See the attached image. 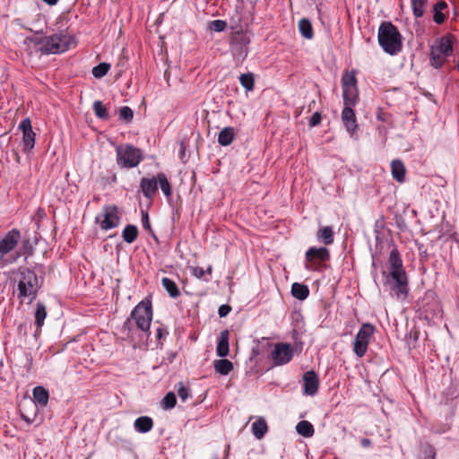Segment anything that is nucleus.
I'll use <instances>...</instances> for the list:
<instances>
[{"label": "nucleus", "instance_id": "43", "mask_svg": "<svg viewBox=\"0 0 459 459\" xmlns=\"http://www.w3.org/2000/svg\"><path fill=\"white\" fill-rule=\"evenodd\" d=\"M227 27V22L223 20H214L209 22L208 28L215 32H221Z\"/></svg>", "mask_w": 459, "mask_h": 459}, {"label": "nucleus", "instance_id": "10", "mask_svg": "<svg viewBox=\"0 0 459 459\" xmlns=\"http://www.w3.org/2000/svg\"><path fill=\"white\" fill-rule=\"evenodd\" d=\"M420 316L426 320H434L441 317L442 309L439 300L432 291L424 294L419 302Z\"/></svg>", "mask_w": 459, "mask_h": 459}, {"label": "nucleus", "instance_id": "12", "mask_svg": "<svg viewBox=\"0 0 459 459\" xmlns=\"http://www.w3.org/2000/svg\"><path fill=\"white\" fill-rule=\"evenodd\" d=\"M294 356V349L287 342H277L273 345L270 354L273 367H279L288 364Z\"/></svg>", "mask_w": 459, "mask_h": 459}, {"label": "nucleus", "instance_id": "7", "mask_svg": "<svg viewBox=\"0 0 459 459\" xmlns=\"http://www.w3.org/2000/svg\"><path fill=\"white\" fill-rule=\"evenodd\" d=\"M72 46H75L74 36L63 32L56 33L46 37V43L45 47L42 48V54H61L67 51Z\"/></svg>", "mask_w": 459, "mask_h": 459}, {"label": "nucleus", "instance_id": "25", "mask_svg": "<svg viewBox=\"0 0 459 459\" xmlns=\"http://www.w3.org/2000/svg\"><path fill=\"white\" fill-rule=\"evenodd\" d=\"M405 167L400 160H394L391 162V172L393 178L399 183L405 179Z\"/></svg>", "mask_w": 459, "mask_h": 459}, {"label": "nucleus", "instance_id": "37", "mask_svg": "<svg viewBox=\"0 0 459 459\" xmlns=\"http://www.w3.org/2000/svg\"><path fill=\"white\" fill-rule=\"evenodd\" d=\"M413 15L416 18L423 16L427 8L428 0H411Z\"/></svg>", "mask_w": 459, "mask_h": 459}, {"label": "nucleus", "instance_id": "26", "mask_svg": "<svg viewBox=\"0 0 459 459\" xmlns=\"http://www.w3.org/2000/svg\"><path fill=\"white\" fill-rule=\"evenodd\" d=\"M213 368L216 373L227 376L233 370V364L227 359H221L213 361Z\"/></svg>", "mask_w": 459, "mask_h": 459}, {"label": "nucleus", "instance_id": "45", "mask_svg": "<svg viewBox=\"0 0 459 459\" xmlns=\"http://www.w3.org/2000/svg\"><path fill=\"white\" fill-rule=\"evenodd\" d=\"M178 394L182 402H186L189 397V389L180 383L178 388Z\"/></svg>", "mask_w": 459, "mask_h": 459}, {"label": "nucleus", "instance_id": "3", "mask_svg": "<svg viewBox=\"0 0 459 459\" xmlns=\"http://www.w3.org/2000/svg\"><path fill=\"white\" fill-rule=\"evenodd\" d=\"M41 282L37 273L26 267L17 270L14 276L13 295L20 304H31L38 297Z\"/></svg>", "mask_w": 459, "mask_h": 459}, {"label": "nucleus", "instance_id": "57", "mask_svg": "<svg viewBox=\"0 0 459 459\" xmlns=\"http://www.w3.org/2000/svg\"><path fill=\"white\" fill-rule=\"evenodd\" d=\"M456 66H457V69L459 71V60H458V63H457Z\"/></svg>", "mask_w": 459, "mask_h": 459}, {"label": "nucleus", "instance_id": "4", "mask_svg": "<svg viewBox=\"0 0 459 459\" xmlns=\"http://www.w3.org/2000/svg\"><path fill=\"white\" fill-rule=\"evenodd\" d=\"M379 46L388 55L394 56L402 51L403 37L398 29L391 22H383L378 28Z\"/></svg>", "mask_w": 459, "mask_h": 459}, {"label": "nucleus", "instance_id": "23", "mask_svg": "<svg viewBox=\"0 0 459 459\" xmlns=\"http://www.w3.org/2000/svg\"><path fill=\"white\" fill-rule=\"evenodd\" d=\"M316 238L319 242L328 246L332 245L334 241V233L333 227L331 226H324L320 227L317 233Z\"/></svg>", "mask_w": 459, "mask_h": 459}, {"label": "nucleus", "instance_id": "56", "mask_svg": "<svg viewBox=\"0 0 459 459\" xmlns=\"http://www.w3.org/2000/svg\"><path fill=\"white\" fill-rule=\"evenodd\" d=\"M22 418H23L27 422H30V419H29V418L24 417V416H22Z\"/></svg>", "mask_w": 459, "mask_h": 459}, {"label": "nucleus", "instance_id": "30", "mask_svg": "<svg viewBox=\"0 0 459 459\" xmlns=\"http://www.w3.org/2000/svg\"><path fill=\"white\" fill-rule=\"evenodd\" d=\"M291 294L299 300L306 299L309 295V289L307 285L294 282L291 285Z\"/></svg>", "mask_w": 459, "mask_h": 459}, {"label": "nucleus", "instance_id": "28", "mask_svg": "<svg viewBox=\"0 0 459 459\" xmlns=\"http://www.w3.org/2000/svg\"><path fill=\"white\" fill-rule=\"evenodd\" d=\"M235 136V131L234 128L231 126L224 127L218 135V143L221 146H228L230 145Z\"/></svg>", "mask_w": 459, "mask_h": 459}, {"label": "nucleus", "instance_id": "20", "mask_svg": "<svg viewBox=\"0 0 459 459\" xmlns=\"http://www.w3.org/2000/svg\"><path fill=\"white\" fill-rule=\"evenodd\" d=\"M143 195L147 199H152L158 189V177L143 178L140 181Z\"/></svg>", "mask_w": 459, "mask_h": 459}, {"label": "nucleus", "instance_id": "21", "mask_svg": "<svg viewBox=\"0 0 459 459\" xmlns=\"http://www.w3.org/2000/svg\"><path fill=\"white\" fill-rule=\"evenodd\" d=\"M229 340H230V333L228 330H224L221 332L218 337L216 353L221 358H225L229 355Z\"/></svg>", "mask_w": 459, "mask_h": 459}, {"label": "nucleus", "instance_id": "24", "mask_svg": "<svg viewBox=\"0 0 459 459\" xmlns=\"http://www.w3.org/2000/svg\"><path fill=\"white\" fill-rule=\"evenodd\" d=\"M134 427L139 433H147L153 427V420L148 416H141L134 420Z\"/></svg>", "mask_w": 459, "mask_h": 459}, {"label": "nucleus", "instance_id": "50", "mask_svg": "<svg viewBox=\"0 0 459 459\" xmlns=\"http://www.w3.org/2000/svg\"><path fill=\"white\" fill-rule=\"evenodd\" d=\"M425 455L429 459H435L436 451L435 448L431 445H427L424 450Z\"/></svg>", "mask_w": 459, "mask_h": 459}, {"label": "nucleus", "instance_id": "2", "mask_svg": "<svg viewBox=\"0 0 459 459\" xmlns=\"http://www.w3.org/2000/svg\"><path fill=\"white\" fill-rule=\"evenodd\" d=\"M152 320V305L151 299L145 298L139 302L130 313V316L125 321L122 332L127 338L133 339L142 333L148 339L151 335V324Z\"/></svg>", "mask_w": 459, "mask_h": 459}, {"label": "nucleus", "instance_id": "11", "mask_svg": "<svg viewBox=\"0 0 459 459\" xmlns=\"http://www.w3.org/2000/svg\"><path fill=\"white\" fill-rule=\"evenodd\" d=\"M374 332L375 327L369 323L363 324L359 329L353 342V351L359 358L366 354Z\"/></svg>", "mask_w": 459, "mask_h": 459}, {"label": "nucleus", "instance_id": "49", "mask_svg": "<svg viewBox=\"0 0 459 459\" xmlns=\"http://www.w3.org/2000/svg\"><path fill=\"white\" fill-rule=\"evenodd\" d=\"M231 311V307L229 305H221L218 309V314L221 317H225Z\"/></svg>", "mask_w": 459, "mask_h": 459}, {"label": "nucleus", "instance_id": "5", "mask_svg": "<svg viewBox=\"0 0 459 459\" xmlns=\"http://www.w3.org/2000/svg\"><path fill=\"white\" fill-rule=\"evenodd\" d=\"M454 37L446 35L437 39L429 48V65L435 69L442 68L454 52Z\"/></svg>", "mask_w": 459, "mask_h": 459}, {"label": "nucleus", "instance_id": "34", "mask_svg": "<svg viewBox=\"0 0 459 459\" xmlns=\"http://www.w3.org/2000/svg\"><path fill=\"white\" fill-rule=\"evenodd\" d=\"M34 316L37 328L40 329L44 325V321L47 316L46 306L42 302H38L36 304Z\"/></svg>", "mask_w": 459, "mask_h": 459}, {"label": "nucleus", "instance_id": "9", "mask_svg": "<svg viewBox=\"0 0 459 459\" xmlns=\"http://www.w3.org/2000/svg\"><path fill=\"white\" fill-rule=\"evenodd\" d=\"M20 240L21 232L16 229L7 231L0 238V267L14 263L11 262L12 255L7 256V255L15 249Z\"/></svg>", "mask_w": 459, "mask_h": 459}, {"label": "nucleus", "instance_id": "44", "mask_svg": "<svg viewBox=\"0 0 459 459\" xmlns=\"http://www.w3.org/2000/svg\"><path fill=\"white\" fill-rule=\"evenodd\" d=\"M134 112L131 108L124 106L119 109V117L126 122L133 119Z\"/></svg>", "mask_w": 459, "mask_h": 459}, {"label": "nucleus", "instance_id": "36", "mask_svg": "<svg viewBox=\"0 0 459 459\" xmlns=\"http://www.w3.org/2000/svg\"><path fill=\"white\" fill-rule=\"evenodd\" d=\"M299 30L305 39H311L314 36L311 22L306 18H303L299 22Z\"/></svg>", "mask_w": 459, "mask_h": 459}, {"label": "nucleus", "instance_id": "53", "mask_svg": "<svg viewBox=\"0 0 459 459\" xmlns=\"http://www.w3.org/2000/svg\"><path fill=\"white\" fill-rule=\"evenodd\" d=\"M377 118L378 120H381V121H385V118L384 117V114L381 112V111H378L377 115Z\"/></svg>", "mask_w": 459, "mask_h": 459}, {"label": "nucleus", "instance_id": "19", "mask_svg": "<svg viewBox=\"0 0 459 459\" xmlns=\"http://www.w3.org/2000/svg\"><path fill=\"white\" fill-rule=\"evenodd\" d=\"M319 387V378L314 370H309L303 375V392L304 394L314 396Z\"/></svg>", "mask_w": 459, "mask_h": 459}, {"label": "nucleus", "instance_id": "33", "mask_svg": "<svg viewBox=\"0 0 459 459\" xmlns=\"http://www.w3.org/2000/svg\"><path fill=\"white\" fill-rule=\"evenodd\" d=\"M138 237V229L136 226L128 224L126 225L122 231V238L124 241L128 244H132L136 240Z\"/></svg>", "mask_w": 459, "mask_h": 459}, {"label": "nucleus", "instance_id": "15", "mask_svg": "<svg viewBox=\"0 0 459 459\" xmlns=\"http://www.w3.org/2000/svg\"><path fill=\"white\" fill-rule=\"evenodd\" d=\"M250 43V37L247 32L242 30L236 31L232 37V48L240 59H245L247 56V46Z\"/></svg>", "mask_w": 459, "mask_h": 459}, {"label": "nucleus", "instance_id": "55", "mask_svg": "<svg viewBox=\"0 0 459 459\" xmlns=\"http://www.w3.org/2000/svg\"><path fill=\"white\" fill-rule=\"evenodd\" d=\"M157 337L159 339H160L162 337V329L160 327L157 329Z\"/></svg>", "mask_w": 459, "mask_h": 459}, {"label": "nucleus", "instance_id": "42", "mask_svg": "<svg viewBox=\"0 0 459 459\" xmlns=\"http://www.w3.org/2000/svg\"><path fill=\"white\" fill-rule=\"evenodd\" d=\"M177 403V398L174 393L169 392L168 393L163 400H162V406L166 410H169L175 407Z\"/></svg>", "mask_w": 459, "mask_h": 459}, {"label": "nucleus", "instance_id": "52", "mask_svg": "<svg viewBox=\"0 0 459 459\" xmlns=\"http://www.w3.org/2000/svg\"><path fill=\"white\" fill-rule=\"evenodd\" d=\"M44 3L48 4V5H55L57 4L59 0H42Z\"/></svg>", "mask_w": 459, "mask_h": 459}, {"label": "nucleus", "instance_id": "38", "mask_svg": "<svg viewBox=\"0 0 459 459\" xmlns=\"http://www.w3.org/2000/svg\"><path fill=\"white\" fill-rule=\"evenodd\" d=\"M239 82L243 88L247 91L254 90L255 79L252 73L242 74L239 76Z\"/></svg>", "mask_w": 459, "mask_h": 459}, {"label": "nucleus", "instance_id": "1", "mask_svg": "<svg viewBox=\"0 0 459 459\" xmlns=\"http://www.w3.org/2000/svg\"><path fill=\"white\" fill-rule=\"evenodd\" d=\"M383 276L393 295L399 300H404L409 293L408 277L397 248L390 252L388 272L384 271Z\"/></svg>", "mask_w": 459, "mask_h": 459}, {"label": "nucleus", "instance_id": "18", "mask_svg": "<svg viewBox=\"0 0 459 459\" xmlns=\"http://www.w3.org/2000/svg\"><path fill=\"white\" fill-rule=\"evenodd\" d=\"M103 219L100 221L102 230H108L116 228L119 223L117 209L115 205L103 207Z\"/></svg>", "mask_w": 459, "mask_h": 459}, {"label": "nucleus", "instance_id": "46", "mask_svg": "<svg viewBox=\"0 0 459 459\" xmlns=\"http://www.w3.org/2000/svg\"><path fill=\"white\" fill-rule=\"evenodd\" d=\"M207 272L210 274L212 273V266L208 267ZM205 273L206 271L202 267L196 266L193 268V275L198 279H202L204 276Z\"/></svg>", "mask_w": 459, "mask_h": 459}, {"label": "nucleus", "instance_id": "8", "mask_svg": "<svg viewBox=\"0 0 459 459\" xmlns=\"http://www.w3.org/2000/svg\"><path fill=\"white\" fill-rule=\"evenodd\" d=\"M343 107L354 108L359 102L356 72L343 74L342 77Z\"/></svg>", "mask_w": 459, "mask_h": 459}, {"label": "nucleus", "instance_id": "48", "mask_svg": "<svg viewBox=\"0 0 459 459\" xmlns=\"http://www.w3.org/2000/svg\"><path fill=\"white\" fill-rule=\"evenodd\" d=\"M321 114L319 112H315L309 120V126L311 127L318 126L321 123Z\"/></svg>", "mask_w": 459, "mask_h": 459}, {"label": "nucleus", "instance_id": "41", "mask_svg": "<svg viewBox=\"0 0 459 459\" xmlns=\"http://www.w3.org/2000/svg\"><path fill=\"white\" fill-rule=\"evenodd\" d=\"M25 42H29L33 44L37 51H39L42 54V48L45 47L46 37H27Z\"/></svg>", "mask_w": 459, "mask_h": 459}, {"label": "nucleus", "instance_id": "31", "mask_svg": "<svg viewBox=\"0 0 459 459\" xmlns=\"http://www.w3.org/2000/svg\"><path fill=\"white\" fill-rule=\"evenodd\" d=\"M268 428L266 421L260 418L252 424V433L257 438L261 439L267 432Z\"/></svg>", "mask_w": 459, "mask_h": 459}, {"label": "nucleus", "instance_id": "27", "mask_svg": "<svg viewBox=\"0 0 459 459\" xmlns=\"http://www.w3.org/2000/svg\"><path fill=\"white\" fill-rule=\"evenodd\" d=\"M447 4L445 1H438L433 6V20L437 24H442L446 20V14L443 11L447 9Z\"/></svg>", "mask_w": 459, "mask_h": 459}, {"label": "nucleus", "instance_id": "32", "mask_svg": "<svg viewBox=\"0 0 459 459\" xmlns=\"http://www.w3.org/2000/svg\"><path fill=\"white\" fill-rule=\"evenodd\" d=\"M161 283H162L163 288L167 290V292L169 293V295L171 298L177 299L178 297H179V295H180L179 289L173 280H171L168 277H164L161 280Z\"/></svg>", "mask_w": 459, "mask_h": 459}, {"label": "nucleus", "instance_id": "6", "mask_svg": "<svg viewBox=\"0 0 459 459\" xmlns=\"http://www.w3.org/2000/svg\"><path fill=\"white\" fill-rule=\"evenodd\" d=\"M115 149L117 164L120 169L135 168L143 160L142 151L132 144L117 145Z\"/></svg>", "mask_w": 459, "mask_h": 459}, {"label": "nucleus", "instance_id": "22", "mask_svg": "<svg viewBox=\"0 0 459 459\" xmlns=\"http://www.w3.org/2000/svg\"><path fill=\"white\" fill-rule=\"evenodd\" d=\"M33 401L37 406H47L49 399V392L43 386L39 385L32 390Z\"/></svg>", "mask_w": 459, "mask_h": 459}, {"label": "nucleus", "instance_id": "35", "mask_svg": "<svg viewBox=\"0 0 459 459\" xmlns=\"http://www.w3.org/2000/svg\"><path fill=\"white\" fill-rule=\"evenodd\" d=\"M296 431L304 437H311L315 429L312 423L307 420H301L296 426Z\"/></svg>", "mask_w": 459, "mask_h": 459}, {"label": "nucleus", "instance_id": "40", "mask_svg": "<svg viewBox=\"0 0 459 459\" xmlns=\"http://www.w3.org/2000/svg\"><path fill=\"white\" fill-rule=\"evenodd\" d=\"M110 69V65L108 63H100L92 68V75L95 78H102L105 76Z\"/></svg>", "mask_w": 459, "mask_h": 459}, {"label": "nucleus", "instance_id": "29", "mask_svg": "<svg viewBox=\"0 0 459 459\" xmlns=\"http://www.w3.org/2000/svg\"><path fill=\"white\" fill-rule=\"evenodd\" d=\"M158 184L166 196L168 202H170L172 199V187L170 183L168 180V178L164 173L158 174Z\"/></svg>", "mask_w": 459, "mask_h": 459}, {"label": "nucleus", "instance_id": "39", "mask_svg": "<svg viewBox=\"0 0 459 459\" xmlns=\"http://www.w3.org/2000/svg\"><path fill=\"white\" fill-rule=\"evenodd\" d=\"M93 110L97 117L106 120L108 118L109 114L106 107L100 100H96L93 103Z\"/></svg>", "mask_w": 459, "mask_h": 459}, {"label": "nucleus", "instance_id": "17", "mask_svg": "<svg viewBox=\"0 0 459 459\" xmlns=\"http://www.w3.org/2000/svg\"><path fill=\"white\" fill-rule=\"evenodd\" d=\"M20 242L21 247L14 255H12L11 262H16L21 256H23L24 259L27 260L34 253L35 246L37 245V238H31L28 235L23 237L21 236Z\"/></svg>", "mask_w": 459, "mask_h": 459}, {"label": "nucleus", "instance_id": "51", "mask_svg": "<svg viewBox=\"0 0 459 459\" xmlns=\"http://www.w3.org/2000/svg\"><path fill=\"white\" fill-rule=\"evenodd\" d=\"M371 444L370 440L368 438H363L361 440V445L364 446V447H368Z\"/></svg>", "mask_w": 459, "mask_h": 459}, {"label": "nucleus", "instance_id": "14", "mask_svg": "<svg viewBox=\"0 0 459 459\" xmlns=\"http://www.w3.org/2000/svg\"><path fill=\"white\" fill-rule=\"evenodd\" d=\"M18 129L22 133V151L29 154L34 149L36 134L32 130L31 121L26 117L21 121Z\"/></svg>", "mask_w": 459, "mask_h": 459}, {"label": "nucleus", "instance_id": "47", "mask_svg": "<svg viewBox=\"0 0 459 459\" xmlns=\"http://www.w3.org/2000/svg\"><path fill=\"white\" fill-rule=\"evenodd\" d=\"M142 223L144 230L152 232L151 222L149 219V215L146 212H142Z\"/></svg>", "mask_w": 459, "mask_h": 459}, {"label": "nucleus", "instance_id": "13", "mask_svg": "<svg viewBox=\"0 0 459 459\" xmlns=\"http://www.w3.org/2000/svg\"><path fill=\"white\" fill-rule=\"evenodd\" d=\"M305 269L307 271H316L318 268V262H325L330 258V252L326 247H309L305 255Z\"/></svg>", "mask_w": 459, "mask_h": 459}, {"label": "nucleus", "instance_id": "54", "mask_svg": "<svg viewBox=\"0 0 459 459\" xmlns=\"http://www.w3.org/2000/svg\"><path fill=\"white\" fill-rule=\"evenodd\" d=\"M185 152H186V146H185L184 143H181V144H180V152H181L182 155H184Z\"/></svg>", "mask_w": 459, "mask_h": 459}, {"label": "nucleus", "instance_id": "16", "mask_svg": "<svg viewBox=\"0 0 459 459\" xmlns=\"http://www.w3.org/2000/svg\"><path fill=\"white\" fill-rule=\"evenodd\" d=\"M341 117L350 137L357 140V131L359 126L357 123L356 115L353 108L343 107Z\"/></svg>", "mask_w": 459, "mask_h": 459}]
</instances>
